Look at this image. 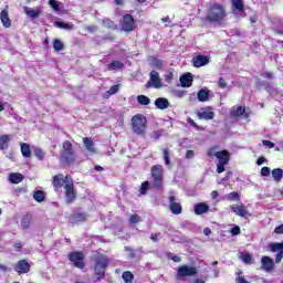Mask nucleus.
Masks as SVG:
<instances>
[{"label":"nucleus","instance_id":"1","mask_svg":"<svg viewBox=\"0 0 283 283\" xmlns=\"http://www.w3.org/2000/svg\"><path fill=\"white\" fill-rule=\"evenodd\" d=\"M94 264H93V271L95 273L97 282L101 280H105V273L107 272V269H109V264L112 263V260L107 254L97 252L96 255L93 258Z\"/></svg>","mask_w":283,"mask_h":283},{"label":"nucleus","instance_id":"2","mask_svg":"<svg viewBox=\"0 0 283 283\" xmlns=\"http://www.w3.org/2000/svg\"><path fill=\"white\" fill-rule=\"evenodd\" d=\"M227 19V10L220 3L211 4L208 9L207 15L203 18L205 23H224Z\"/></svg>","mask_w":283,"mask_h":283},{"label":"nucleus","instance_id":"3","mask_svg":"<svg viewBox=\"0 0 283 283\" xmlns=\"http://www.w3.org/2000/svg\"><path fill=\"white\" fill-rule=\"evenodd\" d=\"M207 156L208 158H218L219 163L217 164V174H224V167H227L231 160V154L229 150L216 151V147H211L208 149Z\"/></svg>","mask_w":283,"mask_h":283},{"label":"nucleus","instance_id":"4","mask_svg":"<svg viewBox=\"0 0 283 283\" xmlns=\"http://www.w3.org/2000/svg\"><path fill=\"white\" fill-rule=\"evenodd\" d=\"M60 160L64 165H74L76 163V151L74 150V146L72 142L64 140L62 144V151L60 154Z\"/></svg>","mask_w":283,"mask_h":283},{"label":"nucleus","instance_id":"5","mask_svg":"<svg viewBox=\"0 0 283 283\" xmlns=\"http://www.w3.org/2000/svg\"><path fill=\"white\" fill-rule=\"evenodd\" d=\"M150 176L153 178V189L160 191V189H163V185H165V168L163 165H154L150 168Z\"/></svg>","mask_w":283,"mask_h":283},{"label":"nucleus","instance_id":"6","mask_svg":"<svg viewBox=\"0 0 283 283\" xmlns=\"http://www.w3.org/2000/svg\"><path fill=\"white\" fill-rule=\"evenodd\" d=\"M132 129L136 136H145L147 134V117L143 114H136L132 117Z\"/></svg>","mask_w":283,"mask_h":283},{"label":"nucleus","instance_id":"7","mask_svg":"<svg viewBox=\"0 0 283 283\" xmlns=\"http://www.w3.org/2000/svg\"><path fill=\"white\" fill-rule=\"evenodd\" d=\"M66 184L64 185L65 190V202L66 205H72L76 200V190L74 189V180L72 176L66 175Z\"/></svg>","mask_w":283,"mask_h":283},{"label":"nucleus","instance_id":"8","mask_svg":"<svg viewBox=\"0 0 283 283\" xmlns=\"http://www.w3.org/2000/svg\"><path fill=\"white\" fill-rule=\"evenodd\" d=\"M70 262L75 266V269H80L83 271L85 269V254L81 251L70 252L67 255Z\"/></svg>","mask_w":283,"mask_h":283},{"label":"nucleus","instance_id":"9","mask_svg":"<svg viewBox=\"0 0 283 283\" xmlns=\"http://www.w3.org/2000/svg\"><path fill=\"white\" fill-rule=\"evenodd\" d=\"M198 275L196 266L181 265L177 270V280H185V277H193Z\"/></svg>","mask_w":283,"mask_h":283},{"label":"nucleus","instance_id":"10","mask_svg":"<svg viewBox=\"0 0 283 283\" xmlns=\"http://www.w3.org/2000/svg\"><path fill=\"white\" fill-rule=\"evenodd\" d=\"M136 28L137 25H136V20L134 19V15L129 13L124 14L123 22H122V30H124V32H134Z\"/></svg>","mask_w":283,"mask_h":283},{"label":"nucleus","instance_id":"11","mask_svg":"<svg viewBox=\"0 0 283 283\" xmlns=\"http://www.w3.org/2000/svg\"><path fill=\"white\" fill-rule=\"evenodd\" d=\"M13 269L18 275H25L29 271L32 270V263L27 259H22L14 264Z\"/></svg>","mask_w":283,"mask_h":283},{"label":"nucleus","instance_id":"12","mask_svg":"<svg viewBox=\"0 0 283 283\" xmlns=\"http://www.w3.org/2000/svg\"><path fill=\"white\" fill-rule=\"evenodd\" d=\"M176 196H174V192H170L168 196V202H169V209L174 216H180L182 213V205L180 202H177Z\"/></svg>","mask_w":283,"mask_h":283},{"label":"nucleus","instance_id":"13","mask_svg":"<svg viewBox=\"0 0 283 283\" xmlns=\"http://www.w3.org/2000/svg\"><path fill=\"white\" fill-rule=\"evenodd\" d=\"M269 251L271 253H276L275 255V264H280L283 260V242L281 243H269Z\"/></svg>","mask_w":283,"mask_h":283},{"label":"nucleus","instance_id":"14","mask_svg":"<svg viewBox=\"0 0 283 283\" xmlns=\"http://www.w3.org/2000/svg\"><path fill=\"white\" fill-rule=\"evenodd\" d=\"M197 118H199V120H213V118H216L213 107L208 106L206 108H200V111L197 112Z\"/></svg>","mask_w":283,"mask_h":283},{"label":"nucleus","instance_id":"15","mask_svg":"<svg viewBox=\"0 0 283 283\" xmlns=\"http://www.w3.org/2000/svg\"><path fill=\"white\" fill-rule=\"evenodd\" d=\"M230 209L232 213H234L235 216H239V218H247V216H249V210H247V207L244 206V203L231 205Z\"/></svg>","mask_w":283,"mask_h":283},{"label":"nucleus","instance_id":"16","mask_svg":"<svg viewBox=\"0 0 283 283\" xmlns=\"http://www.w3.org/2000/svg\"><path fill=\"white\" fill-rule=\"evenodd\" d=\"M64 185H67V179L63 176V174L53 176L52 186L54 191H59Z\"/></svg>","mask_w":283,"mask_h":283},{"label":"nucleus","instance_id":"17","mask_svg":"<svg viewBox=\"0 0 283 283\" xmlns=\"http://www.w3.org/2000/svg\"><path fill=\"white\" fill-rule=\"evenodd\" d=\"M261 264H262L263 271H265L266 273H271V271L275 269V262L271 259V256H266V255L262 256Z\"/></svg>","mask_w":283,"mask_h":283},{"label":"nucleus","instance_id":"18","mask_svg":"<svg viewBox=\"0 0 283 283\" xmlns=\"http://www.w3.org/2000/svg\"><path fill=\"white\" fill-rule=\"evenodd\" d=\"M193 67H205V65H209V56L207 55H197L192 57Z\"/></svg>","mask_w":283,"mask_h":283},{"label":"nucleus","instance_id":"19","mask_svg":"<svg viewBox=\"0 0 283 283\" xmlns=\"http://www.w3.org/2000/svg\"><path fill=\"white\" fill-rule=\"evenodd\" d=\"M0 21H1L2 25H3V28H11V25H12V20H10V15H9L7 9H3V10L0 12Z\"/></svg>","mask_w":283,"mask_h":283},{"label":"nucleus","instance_id":"20","mask_svg":"<svg viewBox=\"0 0 283 283\" xmlns=\"http://www.w3.org/2000/svg\"><path fill=\"white\" fill-rule=\"evenodd\" d=\"M84 147L88 150L90 154H96V144L92 140V137H84L83 138Z\"/></svg>","mask_w":283,"mask_h":283},{"label":"nucleus","instance_id":"21","mask_svg":"<svg viewBox=\"0 0 283 283\" xmlns=\"http://www.w3.org/2000/svg\"><path fill=\"white\" fill-rule=\"evenodd\" d=\"M32 220H34V217L32 213L28 212L25 213L21 219V228L22 229H30L32 227Z\"/></svg>","mask_w":283,"mask_h":283},{"label":"nucleus","instance_id":"22","mask_svg":"<svg viewBox=\"0 0 283 283\" xmlns=\"http://www.w3.org/2000/svg\"><path fill=\"white\" fill-rule=\"evenodd\" d=\"M179 81L181 83V87H191L193 84V75H191V73H187L182 75Z\"/></svg>","mask_w":283,"mask_h":283},{"label":"nucleus","instance_id":"23","mask_svg":"<svg viewBox=\"0 0 283 283\" xmlns=\"http://www.w3.org/2000/svg\"><path fill=\"white\" fill-rule=\"evenodd\" d=\"M195 213L196 216H202V213H209V205L205 202H199L195 205Z\"/></svg>","mask_w":283,"mask_h":283},{"label":"nucleus","instance_id":"24","mask_svg":"<svg viewBox=\"0 0 283 283\" xmlns=\"http://www.w3.org/2000/svg\"><path fill=\"white\" fill-rule=\"evenodd\" d=\"M24 13L27 14V17H30V19H36L39 17H41V9L36 8H30V7H24Z\"/></svg>","mask_w":283,"mask_h":283},{"label":"nucleus","instance_id":"25","mask_svg":"<svg viewBox=\"0 0 283 283\" xmlns=\"http://www.w3.org/2000/svg\"><path fill=\"white\" fill-rule=\"evenodd\" d=\"M244 112H247V107L233 106L230 114L233 116V118H240V116H244Z\"/></svg>","mask_w":283,"mask_h":283},{"label":"nucleus","instance_id":"26","mask_svg":"<svg viewBox=\"0 0 283 283\" xmlns=\"http://www.w3.org/2000/svg\"><path fill=\"white\" fill-rule=\"evenodd\" d=\"M169 105V99L165 97H159L155 101V106L157 107V109H167Z\"/></svg>","mask_w":283,"mask_h":283},{"label":"nucleus","instance_id":"27","mask_svg":"<svg viewBox=\"0 0 283 283\" xmlns=\"http://www.w3.org/2000/svg\"><path fill=\"white\" fill-rule=\"evenodd\" d=\"M20 150H21L23 158H32V150L30 149V144L22 143L20 145Z\"/></svg>","mask_w":283,"mask_h":283},{"label":"nucleus","instance_id":"28","mask_svg":"<svg viewBox=\"0 0 283 283\" xmlns=\"http://www.w3.org/2000/svg\"><path fill=\"white\" fill-rule=\"evenodd\" d=\"M197 98L199 103H207V101H209V90L207 88L199 90V92L197 93Z\"/></svg>","mask_w":283,"mask_h":283},{"label":"nucleus","instance_id":"29","mask_svg":"<svg viewBox=\"0 0 283 283\" xmlns=\"http://www.w3.org/2000/svg\"><path fill=\"white\" fill-rule=\"evenodd\" d=\"M23 175L19 174V172H12L9 175V181L12 185H19V182H23Z\"/></svg>","mask_w":283,"mask_h":283},{"label":"nucleus","instance_id":"30","mask_svg":"<svg viewBox=\"0 0 283 283\" xmlns=\"http://www.w3.org/2000/svg\"><path fill=\"white\" fill-rule=\"evenodd\" d=\"M103 28H106V30H117L118 29V24H116V22H114L113 20L105 18L102 21Z\"/></svg>","mask_w":283,"mask_h":283},{"label":"nucleus","instance_id":"31","mask_svg":"<svg viewBox=\"0 0 283 283\" xmlns=\"http://www.w3.org/2000/svg\"><path fill=\"white\" fill-rule=\"evenodd\" d=\"M150 81L154 85V87H163V84H160V75L158 74V72L153 71L150 73Z\"/></svg>","mask_w":283,"mask_h":283},{"label":"nucleus","instance_id":"32","mask_svg":"<svg viewBox=\"0 0 283 283\" xmlns=\"http://www.w3.org/2000/svg\"><path fill=\"white\" fill-rule=\"evenodd\" d=\"M12 140V135H1L0 136V149H8V143Z\"/></svg>","mask_w":283,"mask_h":283},{"label":"nucleus","instance_id":"33","mask_svg":"<svg viewBox=\"0 0 283 283\" xmlns=\"http://www.w3.org/2000/svg\"><path fill=\"white\" fill-rule=\"evenodd\" d=\"M272 177L275 182H282L283 170L282 168H274L272 170Z\"/></svg>","mask_w":283,"mask_h":283},{"label":"nucleus","instance_id":"34","mask_svg":"<svg viewBox=\"0 0 283 283\" xmlns=\"http://www.w3.org/2000/svg\"><path fill=\"white\" fill-rule=\"evenodd\" d=\"M125 67V64L120 61H113L109 64H107V70L114 71V70H123Z\"/></svg>","mask_w":283,"mask_h":283},{"label":"nucleus","instance_id":"35","mask_svg":"<svg viewBox=\"0 0 283 283\" xmlns=\"http://www.w3.org/2000/svg\"><path fill=\"white\" fill-rule=\"evenodd\" d=\"M232 8L238 12H244V0H231Z\"/></svg>","mask_w":283,"mask_h":283},{"label":"nucleus","instance_id":"36","mask_svg":"<svg viewBox=\"0 0 283 283\" xmlns=\"http://www.w3.org/2000/svg\"><path fill=\"white\" fill-rule=\"evenodd\" d=\"M163 158L165 160V165L169 166L171 165V151L169 150V148H163Z\"/></svg>","mask_w":283,"mask_h":283},{"label":"nucleus","instance_id":"37","mask_svg":"<svg viewBox=\"0 0 283 283\" xmlns=\"http://www.w3.org/2000/svg\"><path fill=\"white\" fill-rule=\"evenodd\" d=\"M122 280L124 283H134V273H132V271L123 272Z\"/></svg>","mask_w":283,"mask_h":283},{"label":"nucleus","instance_id":"38","mask_svg":"<svg viewBox=\"0 0 283 283\" xmlns=\"http://www.w3.org/2000/svg\"><path fill=\"white\" fill-rule=\"evenodd\" d=\"M33 200H35V202H44V200H45V192L43 190H36L33 193Z\"/></svg>","mask_w":283,"mask_h":283},{"label":"nucleus","instance_id":"39","mask_svg":"<svg viewBox=\"0 0 283 283\" xmlns=\"http://www.w3.org/2000/svg\"><path fill=\"white\" fill-rule=\"evenodd\" d=\"M240 259L242 262H244V264H253V256L250 253H242Z\"/></svg>","mask_w":283,"mask_h":283},{"label":"nucleus","instance_id":"40","mask_svg":"<svg viewBox=\"0 0 283 283\" xmlns=\"http://www.w3.org/2000/svg\"><path fill=\"white\" fill-rule=\"evenodd\" d=\"M33 154H34L35 158H38V160L45 159V151H43V149H41L39 147L34 148Z\"/></svg>","mask_w":283,"mask_h":283},{"label":"nucleus","instance_id":"41","mask_svg":"<svg viewBox=\"0 0 283 283\" xmlns=\"http://www.w3.org/2000/svg\"><path fill=\"white\" fill-rule=\"evenodd\" d=\"M137 102L139 105H149L151 103V99L147 95H138Z\"/></svg>","mask_w":283,"mask_h":283},{"label":"nucleus","instance_id":"42","mask_svg":"<svg viewBox=\"0 0 283 283\" xmlns=\"http://www.w3.org/2000/svg\"><path fill=\"white\" fill-rule=\"evenodd\" d=\"M65 48V44H63V42L59 39H55L53 41V50H55V52H61V50H63Z\"/></svg>","mask_w":283,"mask_h":283},{"label":"nucleus","instance_id":"43","mask_svg":"<svg viewBox=\"0 0 283 283\" xmlns=\"http://www.w3.org/2000/svg\"><path fill=\"white\" fill-rule=\"evenodd\" d=\"M147 191H149V181H144V182H142V185H140L139 193H140L142 196H147Z\"/></svg>","mask_w":283,"mask_h":283},{"label":"nucleus","instance_id":"44","mask_svg":"<svg viewBox=\"0 0 283 283\" xmlns=\"http://www.w3.org/2000/svg\"><path fill=\"white\" fill-rule=\"evenodd\" d=\"M56 25H57V28H61L62 30H74V24H70V23L57 21Z\"/></svg>","mask_w":283,"mask_h":283},{"label":"nucleus","instance_id":"45","mask_svg":"<svg viewBox=\"0 0 283 283\" xmlns=\"http://www.w3.org/2000/svg\"><path fill=\"white\" fill-rule=\"evenodd\" d=\"M74 220H76V222H85V220H87V214L83 213V212H78L73 214Z\"/></svg>","mask_w":283,"mask_h":283},{"label":"nucleus","instance_id":"46","mask_svg":"<svg viewBox=\"0 0 283 283\" xmlns=\"http://www.w3.org/2000/svg\"><path fill=\"white\" fill-rule=\"evenodd\" d=\"M228 200L231 202H240V195L238 192L228 193Z\"/></svg>","mask_w":283,"mask_h":283},{"label":"nucleus","instance_id":"47","mask_svg":"<svg viewBox=\"0 0 283 283\" xmlns=\"http://www.w3.org/2000/svg\"><path fill=\"white\" fill-rule=\"evenodd\" d=\"M129 222L130 224H138V222H143V219L140 218V216L134 213L130 216Z\"/></svg>","mask_w":283,"mask_h":283},{"label":"nucleus","instance_id":"48","mask_svg":"<svg viewBox=\"0 0 283 283\" xmlns=\"http://www.w3.org/2000/svg\"><path fill=\"white\" fill-rule=\"evenodd\" d=\"M119 91H120V84H115V85L111 86V88L107 92V94L109 96H113V94H118Z\"/></svg>","mask_w":283,"mask_h":283},{"label":"nucleus","instance_id":"49","mask_svg":"<svg viewBox=\"0 0 283 283\" xmlns=\"http://www.w3.org/2000/svg\"><path fill=\"white\" fill-rule=\"evenodd\" d=\"M167 259L168 260H172V262H181L182 261V259H180V256H178V255H176V254H174L171 252H169L167 254Z\"/></svg>","mask_w":283,"mask_h":283},{"label":"nucleus","instance_id":"50","mask_svg":"<svg viewBox=\"0 0 283 283\" xmlns=\"http://www.w3.org/2000/svg\"><path fill=\"white\" fill-rule=\"evenodd\" d=\"M237 275L238 276L235 277V283H249V281H247V279H244L242 275V272H238Z\"/></svg>","mask_w":283,"mask_h":283},{"label":"nucleus","instance_id":"51","mask_svg":"<svg viewBox=\"0 0 283 283\" xmlns=\"http://www.w3.org/2000/svg\"><path fill=\"white\" fill-rule=\"evenodd\" d=\"M49 6H51V8H53V10H55L56 12L61 10V7L59 6V2H56V0H49Z\"/></svg>","mask_w":283,"mask_h":283},{"label":"nucleus","instance_id":"52","mask_svg":"<svg viewBox=\"0 0 283 283\" xmlns=\"http://www.w3.org/2000/svg\"><path fill=\"white\" fill-rule=\"evenodd\" d=\"M261 176H263V177H269V176H271V168H269V167H263V168H261Z\"/></svg>","mask_w":283,"mask_h":283},{"label":"nucleus","instance_id":"53","mask_svg":"<svg viewBox=\"0 0 283 283\" xmlns=\"http://www.w3.org/2000/svg\"><path fill=\"white\" fill-rule=\"evenodd\" d=\"M218 87L224 90L227 87V80L224 77H219Z\"/></svg>","mask_w":283,"mask_h":283},{"label":"nucleus","instance_id":"54","mask_svg":"<svg viewBox=\"0 0 283 283\" xmlns=\"http://www.w3.org/2000/svg\"><path fill=\"white\" fill-rule=\"evenodd\" d=\"M160 136H163V132L160 130H155L151 134V138H154V140H160Z\"/></svg>","mask_w":283,"mask_h":283},{"label":"nucleus","instance_id":"55","mask_svg":"<svg viewBox=\"0 0 283 283\" xmlns=\"http://www.w3.org/2000/svg\"><path fill=\"white\" fill-rule=\"evenodd\" d=\"M230 232H231V235H240L241 230L239 226H234L233 228H231Z\"/></svg>","mask_w":283,"mask_h":283},{"label":"nucleus","instance_id":"56","mask_svg":"<svg viewBox=\"0 0 283 283\" xmlns=\"http://www.w3.org/2000/svg\"><path fill=\"white\" fill-rule=\"evenodd\" d=\"M153 63H154L155 67H158V70H160L163 67V60H158V59L154 57Z\"/></svg>","mask_w":283,"mask_h":283},{"label":"nucleus","instance_id":"57","mask_svg":"<svg viewBox=\"0 0 283 283\" xmlns=\"http://www.w3.org/2000/svg\"><path fill=\"white\" fill-rule=\"evenodd\" d=\"M262 145H264L265 147H269L270 149H273V147H275V144L273 142L266 140V139L262 140Z\"/></svg>","mask_w":283,"mask_h":283},{"label":"nucleus","instance_id":"58","mask_svg":"<svg viewBox=\"0 0 283 283\" xmlns=\"http://www.w3.org/2000/svg\"><path fill=\"white\" fill-rule=\"evenodd\" d=\"M187 123L188 125H190V127H193L195 129H200V126H198V124H196L192 118H187Z\"/></svg>","mask_w":283,"mask_h":283},{"label":"nucleus","instance_id":"59","mask_svg":"<svg viewBox=\"0 0 283 283\" xmlns=\"http://www.w3.org/2000/svg\"><path fill=\"white\" fill-rule=\"evenodd\" d=\"M274 233L276 235H283V223H281L280 226H277L275 229H274Z\"/></svg>","mask_w":283,"mask_h":283},{"label":"nucleus","instance_id":"60","mask_svg":"<svg viewBox=\"0 0 283 283\" xmlns=\"http://www.w3.org/2000/svg\"><path fill=\"white\" fill-rule=\"evenodd\" d=\"M13 248L15 249V251H18V253H21L23 244L21 242H17L13 244Z\"/></svg>","mask_w":283,"mask_h":283},{"label":"nucleus","instance_id":"61","mask_svg":"<svg viewBox=\"0 0 283 283\" xmlns=\"http://www.w3.org/2000/svg\"><path fill=\"white\" fill-rule=\"evenodd\" d=\"M264 163H266V158H264L263 156L259 157L256 160V165H264Z\"/></svg>","mask_w":283,"mask_h":283},{"label":"nucleus","instance_id":"62","mask_svg":"<svg viewBox=\"0 0 283 283\" xmlns=\"http://www.w3.org/2000/svg\"><path fill=\"white\" fill-rule=\"evenodd\" d=\"M193 156H195V153H193V150H187V153H186V158H193Z\"/></svg>","mask_w":283,"mask_h":283},{"label":"nucleus","instance_id":"63","mask_svg":"<svg viewBox=\"0 0 283 283\" xmlns=\"http://www.w3.org/2000/svg\"><path fill=\"white\" fill-rule=\"evenodd\" d=\"M160 235V233H158V234H151L150 235V240L153 241V242H158V237Z\"/></svg>","mask_w":283,"mask_h":283},{"label":"nucleus","instance_id":"64","mask_svg":"<svg viewBox=\"0 0 283 283\" xmlns=\"http://www.w3.org/2000/svg\"><path fill=\"white\" fill-rule=\"evenodd\" d=\"M98 28L96 25L87 27V32H96Z\"/></svg>","mask_w":283,"mask_h":283}]
</instances>
